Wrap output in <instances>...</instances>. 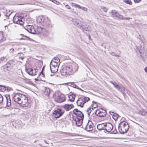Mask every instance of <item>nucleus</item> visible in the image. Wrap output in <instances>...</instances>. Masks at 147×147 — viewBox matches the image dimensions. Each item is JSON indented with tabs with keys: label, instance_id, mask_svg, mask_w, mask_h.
<instances>
[{
	"label": "nucleus",
	"instance_id": "obj_1",
	"mask_svg": "<svg viewBox=\"0 0 147 147\" xmlns=\"http://www.w3.org/2000/svg\"><path fill=\"white\" fill-rule=\"evenodd\" d=\"M78 68V66L76 63L68 65L61 70V74L63 76H67L68 75H69L76 72Z\"/></svg>",
	"mask_w": 147,
	"mask_h": 147
},
{
	"label": "nucleus",
	"instance_id": "obj_2",
	"mask_svg": "<svg viewBox=\"0 0 147 147\" xmlns=\"http://www.w3.org/2000/svg\"><path fill=\"white\" fill-rule=\"evenodd\" d=\"M118 130L121 134L126 132L129 128V125L128 123L125 121H121L119 124Z\"/></svg>",
	"mask_w": 147,
	"mask_h": 147
},
{
	"label": "nucleus",
	"instance_id": "obj_3",
	"mask_svg": "<svg viewBox=\"0 0 147 147\" xmlns=\"http://www.w3.org/2000/svg\"><path fill=\"white\" fill-rule=\"evenodd\" d=\"M136 52H139L140 54V58L144 61L147 59V52L145 51L144 48L140 47V48L136 47Z\"/></svg>",
	"mask_w": 147,
	"mask_h": 147
},
{
	"label": "nucleus",
	"instance_id": "obj_4",
	"mask_svg": "<svg viewBox=\"0 0 147 147\" xmlns=\"http://www.w3.org/2000/svg\"><path fill=\"white\" fill-rule=\"evenodd\" d=\"M13 98L15 102H18L20 100L24 102L25 100H28V98L26 96L24 95L19 94H16L14 95L13 96Z\"/></svg>",
	"mask_w": 147,
	"mask_h": 147
},
{
	"label": "nucleus",
	"instance_id": "obj_5",
	"mask_svg": "<svg viewBox=\"0 0 147 147\" xmlns=\"http://www.w3.org/2000/svg\"><path fill=\"white\" fill-rule=\"evenodd\" d=\"M83 126L84 128H85L86 131H89L92 130L94 126L91 121H89L85 125L83 124Z\"/></svg>",
	"mask_w": 147,
	"mask_h": 147
},
{
	"label": "nucleus",
	"instance_id": "obj_6",
	"mask_svg": "<svg viewBox=\"0 0 147 147\" xmlns=\"http://www.w3.org/2000/svg\"><path fill=\"white\" fill-rule=\"evenodd\" d=\"M66 97L64 95L60 94H57L55 98V100L58 102H62L66 100Z\"/></svg>",
	"mask_w": 147,
	"mask_h": 147
},
{
	"label": "nucleus",
	"instance_id": "obj_7",
	"mask_svg": "<svg viewBox=\"0 0 147 147\" xmlns=\"http://www.w3.org/2000/svg\"><path fill=\"white\" fill-rule=\"evenodd\" d=\"M64 113V111L61 109H58L55 110L53 113V115L56 118L61 117Z\"/></svg>",
	"mask_w": 147,
	"mask_h": 147
},
{
	"label": "nucleus",
	"instance_id": "obj_8",
	"mask_svg": "<svg viewBox=\"0 0 147 147\" xmlns=\"http://www.w3.org/2000/svg\"><path fill=\"white\" fill-rule=\"evenodd\" d=\"M95 114L96 115L100 117H102L105 116L107 114V112L105 110L101 109H100L97 110Z\"/></svg>",
	"mask_w": 147,
	"mask_h": 147
},
{
	"label": "nucleus",
	"instance_id": "obj_9",
	"mask_svg": "<svg viewBox=\"0 0 147 147\" xmlns=\"http://www.w3.org/2000/svg\"><path fill=\"white\" fill-rule=\"evenodd\" d=\"M23 19V18H22L21 17L15 16L13 18V21L15 23L23 25L24 23L22 20Z\"/></svg>",
	"mask_w": 147,
	"mask_h": 147
},
{
	"label": "nucleus",
	"instance_id": "obj_10",
	"mask_svg": "<svg viewBox=\"0 0 147 147\" xmlns=\"http://www.w3.org/2000/svg\"><path fill=\"white\" fill-rule=\"evenodd\" d=\"M26 72L30 75L34 76L36 75V69L31 68H26L25 69Z\"/></svg>",
	"mask_w": 147,
	"mask_h": 147
},
{
	"label": "nucleus",
	"instance_id": "obj_11",
	"mask_svg": "<svg viewBox=\"0 0 147 147\" xmlns=\"http://www.w3.org/2000/svg\"><path fill=\"white\" fill-rule=\"evenodd\" d=\"M43 24L45 26L48 28H51L53 26L50 19L47 17L45 19Z\"/></svg>",
	"mask_w": 147,
	"mask_h": 147
},
{
	"label": "nucleus",
	"instance_id": "obj_12",
	"mask_svg": "<svg viewBox=\"0 0 147 147\" xmlns=\"http://www.w3.org/2000/svg\"><path fill=\"white\" fill-rule=\"evenodd\" d=\"M73 23L75 25L77 26L78 27L80 28H82L83 31L84 30V28H83L82 25H81V22L80 20L76 19H74L73 21Z\"/></svg>",
	"mask_w": 147,
	"mask_h": 147
},
{
	"label": "nucleus",
	"instance_id": "obj_13",
	"mask_svg": "<svg viewBox=\"0 0 147 147\" xmlns=\"http://www.w3.org/2000/svg\"><path fill=\"white\" fill-rule=\"evenodd\" d=\"M105 130L108 132H110L113 129L112 125L110 123H105Z\"/></svg>",
	"mask_w": 147,
	"mask_h": 147
},
{
	"label": "nucleus",
	"instance_id": "obj_14",
	"mask_svg": "<svg viewBox=\"0 0 147 147\" xmlns=\"http://www.w3.org/2000/svg\"><path fill=\"white\" fill-rule=\"evenodd\" d=\"M16 102L23 107H27L28 105V100H25L24 102H22V101L20 100L18 102Z\"/></svg>",
	"mask_w": 147,
	"mask_h": 147
},
{
	"label": "nucleus",
	"instance_id": "obj_15",
	"mask_svg": "<svg viewBox=\"0 0 147 147\" xmlns=\"http://www.w3.org/2000/svg\"><path fill=\"white\" fill-rule=\"evenodd\" d=\"M62 107L66 111H69L74 107L73 105L72 104L70 105L65 104L63 105Z\"/></svg>",
	"mask_w": 147,
	"mask_h": 147
},
{
	"label": "nucleus",
	"instance_id": "obj_16",
	"mask_svg": "<svg viewBox=\"0 0 147 147\" xmlns=\"http://www.w3.org/2000/svg\"><path fill=\"white\" fill-rule=\"evenodd\" d=\"M2 91L3 92L6 91L7 92L12 90H13L12 88L6 86H2Z\"/></svg>",
	"mask_w": 147,
	"mask_h": 147
},
{
	"label": "nucleus",
	"instance_id": "obj_17",
	"mask_svg": "<svg viewBox=\"0 0 147 147\" xmlns=\"http://www.w3.org/2000/svg\"><path fill=\"white\" fill-rule=\"evenodd\" d=\"M75 115L76 116L75 117L76 118L74 119H84V115L81 111L79 112L78 113H76Z\"/></svg>",
	"mask_w": 147,
	"mask_h": 147
},
{
	"label": "nucleus",
	"instance_id": "obj_18",
	"mask_svg": "<svg viewBox=\"0 0 147 147\" xmlns=\"http://www.w3.org/2000/svg\"><path fill=\"white\" fill-rule=\"evenodd\" d=\"M84 101H83L82 98H80L77 101V104L78 106H80L81 107H83L84 105L83 103Z\"/></svg>",
	"mask_w": 147,
	"mask_h": 147
},
{
	"label": "nucleus",
	"instance_id": "obj_19",
	"mask_svg": "<svg viewBox=\"0 0 147 147\" xmlns=\"http://www.w3.org/2000/svg\"><path fill=\"white\" fill-rule=\"evenodd\" d=\"M50 70L52 72L55 73L58 71L59 67H55L54 66L50 65Z\"/></svg>",
	"mask_w": 147,
	"mask_h": 147
},
{
	"label": "nucleus",
	"instance_id": "obj_20",
	"mask_svg": "<svg viewBox=\"0 0 147 147\" xmlns=\"http://www.w3.org/2000/svg\"><path fill=\"white\" fill-rule=\"evenodd\" d=\"M73 119L76 121V124L77 126H79L82 124L83 119H74V118H73Z\"/></svg>",
	"mask_w": 147,
	"mask_h": 147
},
{
	"label": "nucleus",
	"instance_id": "obj_21",
	"mask_svg": "<svg viewBox=\"0 0 147 147\" xmlns=\"http://www.w3.org/2000/svg\"><path fill=\"white\" fill-rule=\"evenodd\" d=\"M105 123L99 124L97 125V128L99 130H105Z\"/></svg>",
	"mask_w": 147,
	"mask_h": 147
},
{
	"label": "nucleus",
	"instance_id": "obj_22",
	"mask_svg": "<svg viewBox=\"0 0 147 147\" xmlns=\"http://www.w3.org/2000/svg\"><path fill=\"white\" fill-rule=\"evenodd\" d=\"M138 114L142 116H145L147 115V111L144 109H142L138 111Z\"/></svg>",
	"mask_w": 147,
	"mask_h": 147
},
{
	"label": "nucleus",
	"instance_id": "obj_23",
	"mask_svg": "<svg viewBox=\"0 0 147 147\" xmlns=\"http://www.w3.org/2000/svg\"><path fill=\"white\" fill-rule=\"evenodd\" d=\"M6 98L7 106L8 107H9L11 105L10 96L8 95V96H6Z\"/></svg>",
	"mask_w": 147,
	"mask_h": 147
},
{
	"label": "nucleus",
	"instance_id": "obj_24",
	"mask_svg": "<svg viewBox=\"0 0 147 147\" xmlns=\"http://www.w3.org/2000/svg\"><path fill=\"white\" fill-rule=\"evenodd\" d=\"M68 97L69 100L71 102H73L74 101L76 96L75 94H72L69 95Z\"/></svg>",
	"mask_w": 147,
	"mask_h": 147
},
{
	"label": "nucleus",
	"instance_id": "obj_25",
	"mask_svg": "<svg viewBox=\"0 0 147 147\" xmlns=\"http://www.w3.org/2000/svg\"><path fill=\"white\" fill-rule=\"evenodd\" d=\"M45 19L42 16H40L37 18V21L38 22L40 23L43 22V24L45 21Z\"/></svg>",
	"mask_w": 147,
	"mask_h": 147
},
{
	"label": "nucleus",
	"instance_id": "obj_26",
	"mask_svg": "<svg viewBox=\"0 0 147 147\" xmlns=\"http://www.w3.org/2000/svg\"><path fill=\"white\" fill-rule=\"evenodd\" d=\"M45 31V28H42L41 27H39L37 28L36 31V33H37V34H38L39 33H41L42 32V31Z\"/></svg>",
	"mask_w": 147,
	"mask_h": 147
},
{
	"label": "nucleus",
	"instance_id": "obj_27",
	"mask_svg": "<svg viewBox=\"0 0 147 147\" xmlns=\"http://www.w3.org/2000/svg\"><path fill=\"white\" fill-rule=\"evenodd\" d=\"M112 15L113 17H115L116 18L119 14L115 10H113L111 12Z\"/></svg>",
	"mask_w": 147,
	"mask_h": 147
},
{
	"label": "nucleus",
	"instance_id": "obj_28",
	"mask_svg": "<svg viewBox=\"0 0 147 147\" xmlns=\"http://www.w3.org/2000/svg\"><path fill=\"white\" fill-rule=\"evenodd\" d=\"M51 61H53L57 63L58 64H60V60L59 58L57 57L54 58Z\"/></svg>",
	"mask_w": 147,
	"mask_h": 147
},
{
	"label": "nucleus",
	"instance_id": "obj_29",
	"mask_svg": "<svg viewBox=\"0 0 147 147\" xmlns=\"http://www.w3.org/2000/svg\"><path fill=\"white\" fill-rule=\"evenodd\" d=\"M112 113L113 114H111L112 115V117H113V119L115 120H117V119H118V117L119 116V115L118 114H117L116 113H114L113 112H112Z\"/></svg>",
	"mask_w": 147,
	"mask_h": 147
},
{
	"label": "nucleus",
	"instance_id": "obj_30",
	"mask_svg": "<svg viewBox=\"0 0 147 147\" xmlns=\"http://www.w3.org/2000/svg\"><path fill=\"white\" fill-rule=\"evenodd\" d=\"M50 93V89L49 88H46L45 91L44 93L45 95L49 96Z\"/></svg>",
	"mask_w": 147,
	"mask_h": 147
},
{
	"label": "nucleus",
	"instance_id": "obj_31",
	"mask_svg": "<svg viewBox=\"0 0 147 147\" xmlns=\"http://www.w3.org/2000/svg\"><path fill=\"white\" fill-rule=\"evenodd\" d=\"M33 26H31L30 25H28L26 27V29L27 31L30 33H31L32 30V29Z\"/></svg>",
	"mask_w": 147,
	"mask_h": 147
},
{
	"label": "nucleus",
	"instance_id": "obj_32",
	"mask_svg": "<svg viewBox=\"0 0 147 147\" xmlns=\"http://www.w3.org/2000/svg\"><path fill=\"white\" fill-rule=\"evenodd\" d=\"M60 64H58L57 63L53 61H51V63H50V65L54 66L55 67H59Z\"/></svg>",
	"mask_w": 147,
	"mask_h": 147
},
{
	"label": "nucleus",
	"instance_id": "obj_33",
	"mask_svg": "<svg viewBox=\"0 0 147 147\" xmlns=\"http://www.w3.org/2000/svg\"><path fill=\"white\" fill-rule=\"evenodd\" d=\"M123 2L125 3L129 4L130 5H132V2L130 0H123Z\"/></svg>",
	"mask_w": 147,
	"mask_h": 147
},
{
	"label": "nucleus",
	"instance_id": "obj_34",
	"mask_svg": "<svg viewBox=\"0 0 147 147\" xmlns=\"http://www.w3.org/2000/svg\"><path fill=\"white\" fill-rule=\"evenodd\" d=\"M3 40V32H0V43Z\"/></svg>",
	"mask_w": 147,
	"mask_h": 147
},
{
	"label": "nucleus",
	"instance_id": "obj_35",
	"mask_svg": "<svg viewBox=\"0 0 147 147\" xmlns=\"http://www.w3.org/2000/svg\"><path fill=\"white\" fill-rule=\"evenodd\" d=\"M45 31H42V32L41 33H42L45 36H47L49 34V32L48 30H46L45 28Z\"/></svg>",
	"mask_w": 147,
	"mask_h": 147
},
{
	"label": "nucleus",
	"instance_id": "obj_36",
	"mask_svg": "<svg viewBox=\"0 0 147 147\" xmlns=\"http://www.w3.org/2000/svg\"><path fill=\"white\" fill-rule=\"evenodd\" d=\"M83 101H84L83 102V103L84 104L86 102H88V101H89L90 100L89 98L88 97H84L83 98H82Z\"/></svg>",
	"mask_w": 147,
	"mask_h": 147
},
{
	"label": "nucleus",
	"instance_id": "obj_37",
	"mask_svg": "<svg viewBox=\"0 0 147 147\" xmlns=\"http://www.w3.org/2000/svg\"><path fill=\"white\" fill-rule=\"evenodd\" d=\"M93 108L89 107L86 110V112H87L88 115L89 116L90 115V113L91 111L92 110H93Z\"/></svg>",
	"mask_w": 147,
	"mask_h": 147
},
{
	"label": "nucleus",
	"instance_id": "obj_38",
	"mask_svg": "<svg viewBox=\"0 0 147 147\" xmlns=\"http://www.w3.org/2000/svg\"><path fill=\"white\" fill-rule=\"evenodd\" d=\"M5 11L6 12V14H4V15L7 17L9 16L12 13V12H10L9 10L8 11V12L7 11V10H5Z\"/></svg>",
	"mask_w": 147,
	"mask_h": 147
},
{
	"label": "nucleus",
	"instance_id": "obj_39",
	"mask_svg": "<svg viewBox=\"0 0 147 147\" xmlns=\"http://www.w3.org/2000/svg\"><path fill=\"white\" fill-rule=\"evenodd\" d=\"M117 89L119 91H121L122 89H123V87L122 86L118 85Z\"/></svg>",
	"mask_w": 147,
	"mask_h": 147
},
{
	"label": "nucleus",
	"instance_id": "obj_40",
	"mask_svg": "<svg viewBox=\"0 0 147 147\" xmlns=\"http://www.w3.org/2000/svg\"><path fill=\"white\" fill-rule=\"evenodd\" d=\"M110 83L113 84L115 87L117 88L118 86V85L117 83L115 82H110Z\"/></svg>",
	"mask_w": 147,
	"mask_h": 147
},
{
	"label": "nucleus",
	"instance_id": "obj_41",
	"mask_svg": "<svg viewBox=\"0 0 147 147\" xmlns=\"http://www.w3.org/2000/svg\"><path fill=\"white\" fill-rule=\"evenodd\" d=\"M117 18L123 20V18H124V17L122 15L119 14Z\"/></svg>",
	"mask_w": 147,
	"mask_h": 147
},
{
	"label": "nucleus",
	"instance_id": "obj_42",
	"mask_svg": "<svg viewBox=\"0 0 147 147\" xmlns=\"http://www.w3.org/2000/svg\"><path fill=\"white\" fill-rule=\"evenodd\" d=\"M96 116H91V118L92 119L93 121H96L97 120L96 119Z\"/></svg>",
	"mask_w": 147,
	"mask_h": 147
},
{
	"label": "nucleus",
	"instance_id": "obj_43",
	"mask_svg": "<svg viewBox=\"0 0 147 147\" xmlns=\"http://www.w3.org/2000/svg\"><path fill=\"white\" fill-rule=\"evenodd\" d=\"M79 112H81V111H79L78 109H75L73 111V113L74 114L76 115L77 113H78Z\"/></svg>",
	"mask_w": 147,
	"mask_h": 147
},
{
	"label": "nucleus",
	"instance_id": "obj_44",
	"mask_svg": "<svg viewBox=\"0 0 147 147\" xmlns=\"http://www.w3.org/2000/svg\"><path fill=\"white\" fill-rule=\"evenodd\" d=\"M31 33L33 34H37V33H36V31L35 30L34 28V27L33 26L32 28V31L31 32Z\"/></svg>",
	"mask_w": 147,
	"mask_h": 147
},
{
	"label": "nucleus",
	"instance_id": "obj_45",
	"mask_svg": "<svg viewBox=\"0 0 147 147\" xmlns=\"http://www.w3.org/2000/svg\"><path fill=\"white\" fill-rule=\"evenodd\" d=\"M101 9L105 12H106L107 10V9L106 7L104 6H101Z\"/></svg>",
	"mask_w": 147,
	"mask_h": 147
},
{
	"label": "nucleus",
	"instance_id": "obj_46",
	"mask_svg": "<svg viewBox=\"0 0 147 147\" xmlns=\"http://www.w3.org/2000/svg\"><path fill=\"white\" fill-rule=\"evenodd\" d=\"M72 87L75 88H77L78 87V86H77L74 83V82H72Z\"/></svg>",
	"mask_w": 147,
	"mask_h": 147
},
{
	"label": "nucleus",
	"instance_id": "obj_47",
	"mask_svg": "<svg viewBox=\"0 0 147 147\" xmlns=\"http://www.w3.org/2000/svg\"><path fill=\"white\" fill-rule=\"evenodd\" d=\"M3 100V98L2 96L0 94V104L2 102Z\"/></svg>",
	"mask_w": 147,
	"mask_h": 147
},
{
	"label": "nucleus",
	"instance_id": "obj_48",
	"mask_svg": "<svg viewBox=\"0 0 147 147\" xmlns=\"http://www.w3.org/2000/svg\"><path fill=\"white\" fill-rule=\"evenodd\" d=\"M80 9H82V10L85 11H87L88 10V9L87 8L85 7H82L81 6Z\"/></svg>",
	"mask_w": 147,
	"mask_h": 147
},
{
	"label": "nucleus",
	"instance_id": "obj_49",
	"mask_svg": "<svg viewBox=\"0 0 147 147\" xmlns=\"http://www.w3.org/2000/svg\"><path fill=\"white\" fill-rule=\"evenodd\" d=\"M52 1L57 4H59V2L55 0H52Z\"/></svg>",
	"mask_w": 147,
	"mask_h": 147
},
{
	"label": "nucleus",
	"instance_id": "obj_50",
	"mask_svg": "<svg viewBox=\"0 0 147 147\" xmlns=\"http://www.w3.org/2000/svg\"><path fill=\"white\" fill-rule=\"evenodd\" d=\"M78 52L81 55H83L84 54L83 51L82 50H80Z\"/></svg>",
	"mask_w": 147,
	"mask_h": 147
},
{
	"label": "nucleus",
	"instance_id": "obj_51",
	"mask_svg": "<svg viewBox=\"0 0 147 147\" xmlns=\"http://www.w3.org/2000/svg\"><path fill=\"white\" fill-rule=\"evenodd\" d=\"M81 25H82L83 28H84V26L86 25V23L85 22H82V24H81ZM84 30L85 28H84Z\"/></svg>",
	"mask_w": 147,
	"mask_h": 147
},
{
	"label": "nucleus",
	"instance_id": "obj_52",
	"mask_svg": "<svg viewBox=\"0 0 147 147\" xmlns=\"http://www.w3.org/2000/svg\"><path fill=\"white\" fill-rule=\"evenodd\" d=\"M77 4H76L75 3H71V5L72 6L76 8V6Z\"/></svg>",
	"mask_w": 147,
	"mask_h": 147
},
{
	"label": "nucleus",
	"instance_id": "obj_53",
	"mask_svg": "<svg viewBox=\"0 0 147 147\" xmlns=\"http://www.w3.org/2000/svg\"><path fill=\"white\" fill-rule=\"evenodd\" d=\"M65 7L68 9H71L70 6L68 5H65Z\"/></svg>",
	"mask_w": 147,
	"mask_h": 147
},
{
	"label": "nucleus",
	"instance_id": "obj_54",
	"mask_svg": "<svg viewBox=\"0 0 147 147\" xmlns=\"http://www.w3.org/2000/svg\"><path fill=\"white\" fill-rule=\"evenodd\" d=\"M134 1L135 3H138L141 0H134Z\"/></svg>",
	"mask_w": 147,
	"mask_h": 147
},
{
	"label": "nucleus",
	"instance_id": "obj_55",
	"mask_svg": "<svg viewBox=\"0 0 147 147\" xmlns=\"http://www.w3.org/2000/svg\"><path fill=\"white\" fill-rule=\"evenodd\" d=\"M14 49L13 48L11 49L10 50V52L11 53H13L14 52Z\"/></svg>",
	"mask_w": 147,
	"mask_h": 147
},
{
	"label": "nucleus",
	"instance_id": "obj_56",
	"mask_svg": "<svg viewBox=\"0 0 147 147\" xmlns=\"http://www.w3.org/2000/svg\"><path fill=\"white\" fill-rule=\"evenodd\" d=\"M4 59V57H1L0 58V62L1 61H3Z\"/></svg>",
	"mask_w": 147,
	"mask_h": 147
},
{
	"label": "nucleus",
	"instance_id": "obj_57",
	"mask_svg": "<svg viewBox=\"0 0 147 147\" xmlns=\"http://www.w3.org/2000/svg\"><path fill=\"white\" fill-rule=\"evenodd\" d=\"M81 6L78 4H77L76 8H78L79 9H80Z\"/></svg>",
	"mask_w": 147,
	"mask_h": 147
},
{
	"label": "nucleus",
	"instance_id": "obj_58",
	"mask_svg": "<svg viewBox=\"0 0 147 147\" xmlns=\"http://www.w3.org/2000/svg\"><path fill=\"white\" fill-rule=\"evenodd\" d=\"M130 18H125L124 17L123 20H129L130 19Z\"/></svg>",
	"mask_w": 147,
	"mask_h": 147
},
{
	"label": "nucleus",
	"instance_id": "obj_59",
	"mask_svg": "<svg viewBox=\"0 0 147 147\" xmlns=\"http://www.w3.org/2000/svg\"><path fill=\"white\" fill-rule=\"evenodd\" d=\"M72 82L68 83H67V84H68L67 85H69V86H72V85H72Z\"/></svg>",
	"mask_w": 147,
	"mask_h": 147
},
{
	"label": "nucleus",
	"instance_id": "obj_60",
	"mask_svg": "<svg viewBox=\"0 0 147 147\" xmlns=\"http://www.w3.org/2000/svg\"><path fill=\"white\" fill-rule=\"evenodd\" d=\"M110 54H111V55L115 56V54L114 53L112 52L110 53Z\"/></svg>",
	"mask_w": 147,
	"mask_h": 147
},
{
	"label": "nucleus",
	"instance_id": "obj_61",
	"mask_svg": "<svg viewBox=\"0 0 147 147\" xmlns=\"http://www.w3.org/2000/svg\"><path fill=\"white\" fill-rule=\"evenodd\" d=\"M144 71L146 73H147V67H145L144 68Z\"/></svg>",
	"mask_w": 147,
	"mask_h": 147
},
{
	"label": "nucleus",
	"instance_id": "obj_62",
	"mask_svg": "<svg viewBox=\"0 0 147 147\" xmlns=\"http://www.w3.org/2000/svg\"><path fill=\"white\" fill-rule=\"evenodd\" d=\"M117 132V130H115V131H113V134H116Z\"/></svg>",
	"mask_w": 147,
	"mask_h": 147
},
{
	"label": "nucleus",
	"instance_id": "obj_63",
	"mask_svg": "<svg viewBox=\"0 0 147 147\" xmlns=\"http://www.w3.org/2000/svg\"><path fill=\"white\" fill-rule=\"evenodd\" d=\"M22 59V60H23V59L24 58V57H19V59Z\"/></svg>",
	"mask_w": 147,
	"mask_h": 147
},
{
	"label": "nucleus",
	"instance_id": "obj_64",
	"mask_svg": "<svg viewBox=\"0 0 147 147\" xmlns=\"http://www.w3.org/2000/svg\"><path fill=\"white\" fill-rule=\"evenodd\" d=\"M2 87V86L0 85V91H2V88H1Z\"/></svg>",
	"mask_w": 147,
	"mask_h": 147
}]
</instances>
